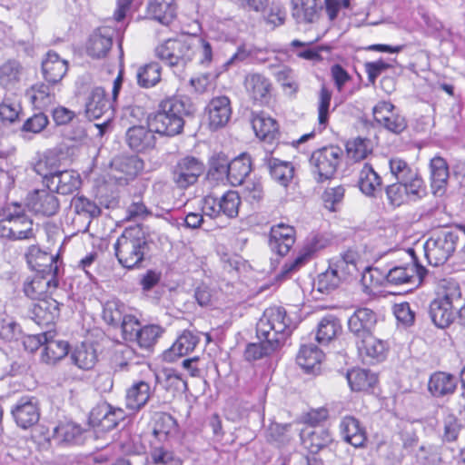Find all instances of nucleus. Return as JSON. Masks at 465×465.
<instances>
[{
	"mask_svg": "<svg viewBox=\"0 0 465 465\" xmlns=\"http://www.w3.org/2000/svg\"><path fill=\"white\" fill-rule=\"evenodd\" d=\"M193 106L188 101L170 97L160 103L149 124L155 133L173 137L183 132L184 116L193 114Z\"/></svg>",
	"mask_w": 465,
	"mask_h": 465,
	"instance_id": "nucleus-1",
	"label": "nucleus"
},
{
	"mask_svg": "<svg viewBox=\"0 0 465 465\" xmlns=\"http://www.w3.org/2000/svg\"><path fill=\"white\" fill-rule=\"evenodd\" d=\"M114 248L119 263L127 269L140 266L149 250L145 232L139 225L125 228Z\"/></svg>",
	"mask_w": 465,
	"mask_h": 465,
	"instance_id": "nucleus-2",
	"label": "nucleus"
},
{
	"mask_svg": "<svg viewBox=\"0 0 465 465\" xmlns=\"http://www.w3.org/2000/svg\"><path fill=\"white\" fill-rule=\"evenodd\" d=\"M288 326L289 320L286 318V312L283 308L276 306L267 308L256 327L257 336L262 341L260 349H269L264 342L271 349L290 346L286 332Z\"/></svg>",
	"mask_w": 465,
	"mask_h": 465,
	"instance_id": "nucleus-3",
	"label": "nucleus"
},
{
	"mask_svg": "<svg viewBox=\"0 0 465 465\" xmlns=\"http://www.w3.org/2000/svg\"><path fill=\"white\" fill-rule=\"evenodd\" d=\"M0 236L9 240H25L35 237L33 221L26 207L19 203H11L2 211Z\"/></svg>",
	"mask_w": 465,
	"mask_h": 465,
	"instance_id": "nucleus-4",
	"label": "nucleus"
},
{
	"mask_svg": "<svg viewBox=\"0 0 465 465\" xmlns=\"http://www.w3.org/2000/svg\"><path fill=\"white\" fill-rule=\"evenodd\" d=\"M460 298L461 292L456 282L443 280L440 283L437 298L430 305V315L437 327L445 328L453 322L455 304Z\"/></svg>",
	"mask_w": 465,
	"mask_h": 465,
	"instance_id": "nucleus-5",
	"label": "nucleus"
},
{
	"mask_svg": "<svg viewBox=\"0 0 465 465\" xmlns=\"http://www.w3.org/2000/svg\"><path fill=\"white\" fill-rule=\"evenodd\" d=\"M376 323L375 313L368 308H360L349 318L348 327L356 337L358 349H376L383 347V341L375 338L371 328Z\"/></svg>",
	"mask_w": 465,
	"mask_h": 465,
	"instance_id": "nucleus-6",
	"label": "nucleus"
},
{
	"mask_svg": "<svg viewBox=\"0 0 465 465\" xmlns=\"http://www.w3.org/2000/svg\"><path fill=\"white\" fill-rule=\"evenodd\" d=\"M343 151L339 146H324L314 151L310 158L312 173L317 183L331 179L341 162Z\"/></svg>",
	"mask_w": 465,
	"mask_h": 465,
	"instance_id": "nucleus-7",
	"label": "nucleus"
},
{
	"mask_svg": "<svg viewBox=\"0 0 465 465\" xmlns=\"http://www.w3.org/2000/svg\"><path fill=\"white\" fill-rule=\"evenodd\" d=\"M156 56L169 66H183L193 59L192 35L168 39L155 49Z\"/></svg>",
	"mask_w": 465,
	"mask_h": 465,
	"instance_id": "nucleus-8",
	"label": "nucleus"
},
{
	"mask_svg": "<svg viewBox=\"0 0 465 465\" xmlns=\"http://www.w3.org/2000/svg\"><path fill=\"white\" fill-rule=\"evenodd\" d=\"M125 417L126 414L123 409L103 401L97 403L90 411L89 424L98 430L109 431L115 429Z\"/></svg>",
	"mask_w": 465,
	"mask_h": 465,
	"instance_id": "nucleus-9",
	"label": "nucleus"
},
{
	"mask_svg": "<svg viewBox=\"0 0 465 465\" xmlns=\"http://www.w3.org/2000/svg\"><path fill=\"white\" fill-rule=\"evenodd\" d=\"M204 171L203 163L193 156H185L177 161L172 169V180L180 189L194 184Z\"/></svg>",
	"mask_w": 465,
	"mask_h": 465,
	"instance_id": "nucleus-10",
	"label": "nucleus"
},
{
	"mask_svg": "<svg viewBox=\"0 0 465 465\" xmlns=\"http://www.w3.org/2000/svg\"><path fill=\"white\" fill-rule=\"evenodd\" d=\"M113 108L110 101L106 98L105 90L103 87H94L87 97L85 104V115L91 120L105 117L103 124H96L103 134V126H106L113 117Z\"/></svg>",
	"mask_w": 465,
	"mask_h": 465,
	"instance_id": "nucleus-11",
	"label": "nucleus"
},
{
	"mask_svg": "<svg viewBox=\"0 0 465 465\" xmlns=\"http://www.w3.org/2000/svg\"><path fill=\"white\" fill-rule=\"evenodd\" d=\"M395 106L391 102L381 101L372 109L375 122L395 134H401L407 128L404 116L394 112Z\"/></svg>",
	"mask_w": 465,
	"mask_h": 465,
	"instance_id": "nucleus-12",
	"label": "nucleus"
},
{
	"mask_svg": "<svg viewBox=\"0 0 465 465\" xmlns=\"http://www.w3.org/2000/svg\"><path fill=\"white\" fill-rule=\"evenodd\" d=\"M16 425L24 430L35 425L40 419L38 401L33 396H23L11 409Z\"/></svg>",
	"mask_w": 465,
	"mask_h": 465,
	"instance_id": "nucleus-13",
	"label": "nucleus"
},
{
	"mask_svg": "<svg viewBox=\"0 0 465 465\" xmlns=\"http://www.w3.org/2000/svg\"><path fill=\"white\" fill-rule=\"evenodd\" d=\"M387 198L391 204L400 206L407 201H416L426 193L424 184L415 183L395 182L385 189Z\"/></svg>",
	"mask_w": 465,
	"mask_h": 465,
	"instance_id": "nucleus-14",
	"label": "nucleus"
},
{
	"mask_svg": "<svg viewBox=\"0 0 465 465\" xmlns=\"http://www.w3.org/2000/svg\"><path fill=\"white\" fill-rule=\"evenodd\" d=\"M27 207L44 216H53L60 208V202L53 190H35L27 197Z\"/></svg>",
	"mask_w": 465,
	"mask_h": 465,
	"instance_id": "nucleus-15",
	"label": "nucleus"
},
{
	"mask_svg": "<svg viewBox=\"0 0 465 465\" xmlns=\"http://www.w3.org/2000/svg\"><path fill=\"white\" fill-rule=\"evenodd\" d=\"M295 242V230L292 226L279 223L272 227L269 245L272 252L281 256L286 255Z\"/></svg>",
	"mask_w": 465,
	"mask_h": 465,
	"instance_id": "nucleus-16",
	"label": "nucleus"
},
{
	"mask_svg": "<svg viewBox=\"0 0 465 465\" xmlns=\"http://www.w3.org/2000/svg\"><path fill=\"white\" fill-rule=\"evenodd\" d=\"M115 32L110 27H100L89 38L87 54L93 58L100 59L107 55L113 46Z\"/></svg>",
	"mask_w": 465,
	"mask_h": 465,
	"instance_id": "nucleus-17",
	"label": "nucleus"
},
{
	"mask_svg": "<svg viewBox=\"0 0 465 465\" xmlns=\"http://www.w3.org/2000/svg\"><path fill=\"white\" fill-rule=\"evenodd\" d=\"M322 11V0H292V15L298 24L317 22Z\"/></svg>",
	"mask_w": 465,
	"mask_h": 465,
	"instance_id": "nucleus-18",
	"label": "nucleus"
},
{
	"mask_svg": "<svg viewBox=\"0 0 465 465\" xmlns=\"http://www.w3.org/2000/svg\"><path fill=\"white\" fill-rule=\"evenodd\" d=\"M209 125L212 129L224 126L231 118V102L227 96L213 98L207 105Z\"/></svg>",
	"mask_w": 465,
	"mask_h": 465,
	"instance_id": "nucleus-19",
	"label": "nucleus"
},
{
	"mask_svg": "<svg viewBox=\"0 0 465 465\" xmlns=\"http://www.w3.org/2000/svg\"><path fill=\"white\" fill-rule=\"evenodd\" d=\"M426 272L425 268L416 263L406 266H397L386 273V281L391 284L400 285L404 283L420 282Z\"/></svg>",
	"mask_w": 465,
	"mask_h": 465,
	"instance_id": "nucleus-20",
	"label": "nucleus"
},
{
	"mask_svg": "<svg viewBox=\"0 0 465 465\" xmlns=\"http://www.w3.org/2000/svg\"><path fill=\"white\" fill-rule=\"evenodd\" d=\"M388 163L390 173L396 182L424 184L418 170L413 168L406 160L399 156H393L389 159Z\"/></svg>",
	"mask_w": 465,
	"mask_h": 465,
	"instance_id": "nucleus-21",
	"label": "nucleus"
},
{
	"mask_svg": "<svg viewBox=\"0 0 465 465\" xmlns=\"http://www.w3.org/2000/svg\"><path fill=\"white\" fill-rule=\"evenodd\" d=\"M81 180L79 174L73 170L59 171L56 169L54 174L51 176V181L47 187L49 190L56 191L60 194H70L80 186Z\"/></svg>",
	"mask_w": 465,
	"mask_h": 465,
	"instance_id": "nucleus-22",
	"label": "nucleus"
},
{
	"mask_svg": "<svg viewBox=\"0 0 465 465\" xmlns=\"http://www.w3.org/2000/svg\"><path fill=\"white\" fill-rule=\"evenodd\" d=\"M68 70L67 61L62 59L58 54L49 51L42 63V72L45 79L50 84L59 83Z\"/></svg>",
	"mask_w": 465,
	"mask_h": 465,
	"instance_id": "nucleus-23",
	"label": "nucleus"
},
{
	"mask_svg": "<svg viewBox=\"0 0 465 465\" xmlns=\"http://www.w3.org/2000/svg\"><path fill=\"white\" fill-rule=\"evenodd\" d=\"M151 394L149 383L143 381L134 382L126 390L125 408L134 413L139 411L147 404Z\"/></svg>",
	"mask_w": 465,
	"mask_h": 465,
	"instance_id": "nucleus-24",
	"label": "nucleus"
},
{
	"mask_svg": "<svg viewBox=\"0 0 465 465\" xmlns=\"http://www.w3.org/2000/svg\"><path fill=\"white\" fill-rule=\"evenodd\" d=\"M153 131V129H147L142 125L132 126L126 132V143L131 149L136 152L152 149L155 144Z\"/></svg>",
	"mask_w": 465,
	"mask_h": 465,
	"instance_id": "nucleus-25",
	"label": "nucleus"
},
{
	"mask_svg": "<svg viewBox=\"0 0 465 465\" xmlns=\"http://www.w3.org/2000/svg\"><path fill=\"white\" fill-rule=\"evenodd\" d=\"M301 439L304 448L312 454L320 452L332 442L330 431L322 427L303 430Z\"/></svg>",
	"mask_w": 465,
	"mask_h": 465,
	"instance_id": "nucleus-26",
	"label": "nucleus"
},
{
	"mask_svg": "<svg viewBox=\"0 0 465 465\" xmlns=\"http://www.w3.org/2000/svg\"><path fill=\"white\" fill-rule=\"evenodd\" d=\"M341 432L344 440L355 448L362 447L366 440V431L361 426L360 421L352 416H346L342 419Z\"/></svg>",
	"mask_w": 465,
	"mask_h": 465,
	"instance_id": "nucleus-27",
	"label": "nucleus"
},
{
	"mask_svg": "<svg viewBox=\"0 0 465 465\" xmlns=\"http://www.w3.org/2000/svg\"><path fill=\"white\" fill-rule=\"evenodd\" d=\"M147 15L150 18L162 25H168L176 15L174 0H149Z\"/></svg>",
	"mask_w": 465,
	"mask_h": 465,
	"instance_id": "nucleus-28",
	"label": "nucleus"
},
{
	"mask_svg": "<svg viewBox=\"0 0 465 465\" xmlns=\"http://www.w3.org/2000/svg\"><path fill=\"white\" fill-rule=\"evenodd\" d=\"M252 126L258 138L272 142L278 134L277 122L264 113L253 114Z\"/></svg>",
	"mask_w": 465,
	"mask_h": 465,
	"instance_id": "nucleus-29",
	"label": "nucleus"
},
{
	"mask_svg": "<svg viewBox=\"0 0 465 465\" xmlns=\"http://www.w3.org/2000/svg\"><path fill=\"white\" fill-rule=\"evenodd\" d=\"M252 171V160L247 153H242L229 163L227 179L232 186L242 184Z\"/></svg>",
	"mask_w": 465,
	"mask_h": 465,
	"instance_id": "nucleus-30",
	"label": "nucleus"
},
{
	"mask_svg": "<svg viewBox=\"0 0 465 465\" xmlns=\"http://www.w3.org/2000/svg\"><path fill=\"white\" fill-rule=\"evenodd\" d=\"M246 92L253 101H264L270 94L271 83L261 74H250L244 80Z\"/></svg>",
	"mask_w": 465,
	"mask_h": 465,
	"instance_id": "nucleus-31",
	"label": "nucleus"
},
{
	"mask_svg": "<svg viewBox=\"0 0 465 465\" xmlns=\"http://www.w3.org/2000/svg\"><path fill=\"white\" fill-rule=\"evenodd\" d=\"M272 179L286 186L293 177L294 168L291 163L281 161L266 153L263 159Z\"/></svg>",
	"mask_w": 465,
	"mask_h": 465,
	"instance_id": "nucleus-32",
	"label": "nucleus"
},
{
	"mask_svg": "<svg viewBox=\"0 0 465 465\" xmlns=\"http://www.w3.org/2000/svg\"><path fill=\"white\" fill-rule=\"evenodd\" d=\"M456 386L457 381L455 377L442 371L433 373L428 383L430 392L435 397H441L452 393Z\"/></svg>",
	"mask_w": 465,
	"mask_h": 465,
	"instance_id": "nucleus-33",
	"label": "nucleus"
},
{
	"mask_svg": "<svg viewBox=\"0 0 465 465\" xmlns=\"http://www.w3.org/2000/svg\"><path fill=\"white\" fill-rule=\"evenodd\" d=\"M358 185L360 190L367 196H374L381 190V177L369 163H364L359 173Z\"/></svg>",
	"mask_w": 465,
	"mask_h": 465,
	"instance_id": "nucleus-34",
	"label": "nucleus"
},
{
	"mask_svg": "<svg viewBox=\"0 0 465 465\" xmlns=\"http://www.w3.org/2000/svg\"><path fill=\"white\" fill-rule=\"evenodd\" d=\"M33 314L38 324L49 325L59 317V304L54 299H42L34 305Z\"/></svg>",
	"mask_w": 465,
	"mask_h": 465,
	"instance_id": "nucleus-35",
	"label": "nucleus"
},
{
	"mask_svg": "<svg viewBox=\"0 0 465 465\" xmlns=\"http://www.w3.org/2000/svg\"><path fill=\"white\" fill-rule=\"evenodd\" d=\"M346 378L351 389L354 391H368L378 381L376 374L368 370L360 368H354L349 371L346 374Z\"/></svg>",
	"mask_w": 465,
	"mask_h": 465,
	"instance_id": "nucleus-36",
	"label": "nucleus"
},
{
	"mask_svg": "<svg viewBox=\"0 0 465 465\" xmlns=\"http://www.w3.org/2000/svg\"><path fill=\"white\" fill-rule=\"evenodd\" d=\"M430 179L433 193H441L449 179V167L445 159L436 156L430 160Z\"/></svg>",
	"mask_w": 465,
	"mask_h": 465,
	"instance_id": "nucleus-37",
	"label": "nucleus"
},
{
	"mask_svg": "<svg viewBox=\"0 0 465 465\" xmlns=\"http://www.w3.org/2000/svg\"><path fill=\"white\" fill-rule=\"evenodd\" d=\"M83 433L82 427L72 420H62L54 428L53 437L58 444L76 442Z\"/></svg>",
	"mask_w": 465,
	"mask_h": 465,
	"instance_id": "nucleus-38",
	"label": "nucleus"
},
{
	"mask_svg": "<svg viewBox=\"0 0 465 465\" xmlns=\"http://www.w3.org/2000/svg\"><path fill=\"white\" fill-rule=\"evenodd\" d=\"M55 335L56 333L52 331L36 335H28L23 339V345L25 349H39L41 346H45V349H51L53 345H55L58 349H69L68 342L54 340Z\"/></svg>",
	"mask_w": 465,
	"mask_h": 465,
	"instance_id": "nucleus-39",
	"label": "nucleus"
},
{
	"mask_svg": "<svg viewBox=\"0 0 465 465\" xmlns=\"http://www.w3.org/2000/svg\"><path fill=\"white\" fill-rule=\"evenodd\" d=\"M71 207L74 213L85 220L89 225L91 221L101 215L102 209L98 204L84 195H77L72 198Z\"/></svg>",
	"mask_w": 465,
	"mask_h": 465,
	"instance_id": "nucleus-40",
	"label": "nucleus"
},
{
	"mask_svg": "<svg viewBox=\"0 0 465 465\" xmlns=\"http://www.w3.org/2000/svg\"><path fill=\"white\" fill-rule=\"evenodd\" d=\"M341 327L338 319L332 315H328L321 320L318 324L316 341L320 345L327 346L335 339Z\"/></svg>",
	"mask_w": 465,
	"mask_h": 465,
	"instance_id": "nucleus-41",
	"label": "nucleus"
},
{
	"mask_svg": "<svg viewBox=\"0 0 465 465\" xmlns=\"http://www.w3.org/2000/svg\"><path fill=\"white\" fill-rule=\"evenodd\" d=\"M112 168L126 176V179H133L143 169V162L138 156H117L112 161Z\"/></svg>",
	"mask_w": 465,
	"mask_h": 465,
	"instance_id": "nucleus-42",
	"label": "nucleus"
},
{
	"mask_svg": "<svg viewBox=\"0 0 465 465\" xmlns=\"http://www.w3.org/2000/svg\"><path fill=\"white\" fill-rule=\"evenodd\" d=\"M23 66L15 60H8L0 66V84L6 89H13L20 82Z\"/></svg>",
	"mask_w": 465,
	"mask_h": 465,
	"instance_id": "nucleus-43",
	"label": "nucleus"
},
{
	"mask_svg": "<svg viewBox=\"0 0 465 465\" xmlns=\"http://www.w3.org/2000/svg\"><path fill=\"white\" fill-rule=\"evenodd\" d=\"M136 79L139 86L150 88L161 80V66L156 62H151L140 66L136 72Z\"/></svg>",
	"mask_w": 465,
	"mask_h": 465,
	"instance_id": "nucleus-44",
	"label": "nucleus"
},
{
	"mask_svg": "<svg viewBox=\"0 0 465 465\" xmlns=\"http://www.w3.org/2000/svg\"><path fill=\"white\" fill-rule=\"evenodd\" d=\"M53 284L54 287L57 286V281L53 278H45L35 276L30 281H26L24 285V292L25 295L32 300H42L48 287Z\"/></svg>",
	"mask_w": 465,
	"mask_h": 465,
	"instance_id": "nucleus-45",
	"label": "nucleus"
},
{
	"mask_svg": "<svg viewBox=\"0 0 465 465\" xmlns=\"http://www.w3.org/2000/svg\"><path fill=\"white\" fill-rule=\"evenodd\" d=\"M155 379L166 391L174 392L188 390L187 381L173 369H163L161 375H155Z\"/></svg>",
	"mask_w": 465,
	"mask_h": 465,
	"instance_id": "nucleus-46",
	"label": "nucleus"
},
{
	"mask_svg": "<svg viewBox=\"0 0 465 465\" xmlns=\"http://www.w3.org/2000/svg\"><path fill=\"white\" fill-rule=\"evenodd\" d=\"M323 359V351H299L296 356L298 365L306 373H315L320 371Z\"/></svg>",
	"mask_w": 465,
	"mask_h": 465,
	"instance_id": "nucleus-47",
	"label": "nucleus"
},
{
	"mask_svg": "<svg viewBox=\"0 0 465 465\" xmlns=\"http://www.w3.org/2000/svg\"><path fill=\"white\" fill-rule=\"evenodd\" d=\"M31 102L35 107L45 108L51 104L54 94L51 93L49 85L39 83L34 84L26 93Z\"/></svg>",
	"mask_w": 465,
	"mask_h": 465,
	"instance_id": "nucleus-48",
	"label": "nucleus"
},
{
	"mask_svg": "<svg viewBox=\"0 0 465 465\" xmlns=\"http://www.w3.org/2000/svg\"><path fill=\"white\" fill-rule=\"evenodd\" d=\"M193 57L198 55L199 62L208 66L213 61V48L211 44L199 35H192Z\"/></svg>",
	"mask_w": 465,
	"mask_h": 465,
	"instance_id": "nucleus-49",
	"label": "nucleus"
},
{
	"mask_svg": "<svg viewBox=\"0 0 465 465\" xmlns=\"http://www.w3.org/2000/svg\"><path fill=\"white\" fill-rule=\"evenodd\" d=\"M30 267L32 270L42 274L41 277L45 278L51 276V278L54 279L59 271L55 258L47 252L41 254L35 263Z\"/></svg>",
	"mask_w": 465,
	"mask_h": 465,
	"instance_id": "nucleus-50",
	"label": "nucleus"
},
{
	"mask_svg": "<svg viewBox=\"0 0 465 465\" xmlns=\"http://www.w3.org/2000/svg\"><path fill=\"white\" fill-rule=\"evenodd\" d=\"M102 317L109 325L118 326L124 317V305L117 300L107 301L103 306Z\"/></svg>",
	"mask_w": 465,
	"mask_h": 465,
	"instance_id": "nucleus-51",
	"label": "nucleus"
},
{
	"mask_svg": "<svg viewBox=\"0 0 465 465\" xmlns=\"http://www.w3.org/2000/svg\"><path fill=\"white\" fill-rule=\"evenodd\" d=\"M419 465H440L442 461L440 448L434 445H422L415 454Z\"/></svg>",
	"mask_w": 465,
	"mask_h": 465,
	"instance_id": "nucleus-52",
	"label": "nucleus"
},
{
	"mask_svg": "<svg viewBox=\"0 0 465 465\" xmlns=\"http://www.w3.org/2000/svg\"><path fill=\"white\" fill-rule=\"evenodd\" d=\"M222 214L234 218L238 215L241 198L237 192L228 191L219 198Z\"/></svg>",
	"mask_w": 465,
	"mask_h": 465,
	"instance_id": "nucleus-53",
	"label": "nucleus"
},
{
	"mask_svg": "<svg viewBox=\"0 0 465 465\" xmlns=\"http://www.w3.org/2000/svg\"><path fill=\"white\" fill-rule=\"evenodd\" d=\"M71 354H68L69 361L71 363L77 366L79 369L90 370L92 369L96 361L97 355L96 351H70Z\"/></svg>",
	"mask_w": 465,
	"mask_h": 465,
	"instance_id": "nucleus-54",
	"label": "nucleus"
},
{
	"mask_svg": "<svg viewBox=\"0 0 465 465\" xmlns=\"http://www.w3.org/2000/svg\"><path fill=\"white\" fill-rule=\"evenodd\" d=\"M358 259V254L356 252L352 250H348L344 253H342L335 262H333V266H335L339 271H341L342 275H354L358 269L356 267V262Z\"/></svg>",
	"mask_w": 465,
	"mask_h": 465,
	"instance_id": "nucleus-55",
	"label": "nucleus"
},
{
	"mask_svg": "<svg viewBox=\"0 0 465 465\" xmlns=\"http://www.w3.org/2000/svg\"><path fill=\"white\" fill-rule=\"evenodd\" d=\"M163 330L158 325H147L141 328L135 341L140 347H153L160 338Z\"/></svg>",
	"mask_w": 465,
	"mask_h": 465,
	"instance_id": "nucleus-56",
	"label": "nucleus"
},
{
	"mask_svg": "<svg viewBox=\"0 0 465 465\" xmlns=\"http://www.w3.org/2000/svg\"><path fill=\"white\" fill-rule=\"evenodd\" d=\"M151 459L153 464L157 465H182V460L173 451L163 447H155L151 452Z\"/></svg>",
	"mask_w": 465,
	"mask_h": 465,
	"instance_id": "nucleus-57",
	"label": "nucleus"
},
{
	"mask_svg": "<svg viewBox=\"0 0 465 465\" xmlns=\"http://www.w3.org/2000/svg\"><path fill=\"white\" fill-rule=\"evenodd\" d=\"M370 141L362 138H356L352 142L347 143V152L349 156L354 161L365 159L371 152Z\"/></svg>",
	"mask_w": 465,
	"mask_h": 465,
	"instance_id": "nucleus-58",
	"label": "nucleus"
},
{
	"mask_svg": "<svg viewBox=\"0 0 465 465\" xmlns=\"http://www.w3.org/2000/svg\"><path fill=\"white\" fill-rule=\"evenodd\" d=\"M346 275H342L335 266L331 267L325 272L319 276L320 290H332L335 289L341 279H344Z\"/></svg>",
	"mask_w": 465,
	"mask_h": 465,
	"instance_id": "nucleus-59",
	"label": "nucleus"
},
{
	"mask_svg": "<svg viewBox=\"0 0 465 465\" xmlns=\"http://www.w3.org/2000/svg\"><path fill=\"white\" fill-rule=\"evenodd\" d=\"M121 329L125 341H135L141 330L140 322L133 315H124L121 322Z\"/></svg>",
	"mask_w": 465,
	"mask_h": 465,
	"instance_id": "nucleus-60",
	"label": "nucleus"
},
{
	"mask_svg": "<svg viewBox=\"0 0 465 465\" xmlns=\"http://www.w3.org/2000/svg\"><path fill=\"white\" fill-rule=\"evenodd\" d=\"M277 82L284 88L288 89L291 93L297 92L299 84L295 80L293 71L286 66L280 68L275 73Z\"/></svg>",
	"mask_w": 465,
	"mask_h": 465,
	"instance_id": "nucleus-61",
	"label": "nucleus"
},
{
	"mask_svg": "<svg viewBox=\"0 0 465 465\" xmlns=\"http://www.w3.org/2000/svg\"><path fill=\"white\" fill-rule=\"evenodd\" d=\"M19 326L10 318L0 319V337L6 341H17L20 336Z\"/></svg>",
	"mask_w": 465,
	"mask_h": 465,
	"instance_id": "nucleus-62",
	"label": "nucleus"
},
{
	"mask_svg": "<svg viewBox=\"0 0 465 465\" xmlns=\"http://www.w3.org/2000/svg\"><path fill=\"white\" fill-rule=\"evenodd\" d=\"M49 120L44 113H38L29 117L23 124L22 130L33 134H39L48 124Z\"/></svg>",
	"mask_w": 465,
	"mask_h": 465,
	"instance_id": "nucleus-63",
	"label": "nucleus"
},
{
	"mask_svg": "<svg viewBox=\"0 0 465 465\" xmlns=\"http://www.w3.org/2000/svg\"><path fill=\"white\" fill-rule=\"evenodd\" d=\"M443 412L445 415L443 420V438L447 441H453L458 437L460 424L453 414L449 413L447 411H443Z\"/></svg>",
	"mask_w": 465,
	"mask_h": 465,
	"instance_id": "nucleus-64",
	"label": "nucleus"
}]
</instances>
